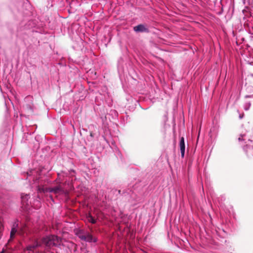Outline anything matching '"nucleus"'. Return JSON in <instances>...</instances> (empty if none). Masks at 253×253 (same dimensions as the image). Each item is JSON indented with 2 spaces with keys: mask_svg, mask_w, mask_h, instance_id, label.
Instances as JSON below:
<instances>
[{
  "mask_svg": "<svg viewBox=\"0 0 253 253\" xmlns=\"http://www.w3.org/2000/svg\"><path fill=\"white\" fill-rule=\"evenodd\" d=\"M91 232L88 231H80L78 234L79 238L85 242H96L97 238L93 236L91 232H93L92 229L90 228Z\"/></svg>",
  "mask_w": 253,
  "mask_h": 253,
  "instance_id": "obj_1",
  "label": "nucleus"
},
{
  "mask_svg": "<svg viewBox=\"0 0 253 253\" xmlns=\"http://www.w3.org/2000/svg\"><path fill=\"white\" fill-rule=\"evenodd\" d=\"M58 242V238L56 236H50L42 239V243L48 247L56 246Z\"/></svg>",
  "mask_w": 253,
  "mask_h": 253,
  "instance_id": "obj_2",
  "label": "nucleus"
},
{
  "mask_svg": "<svg viewBox=\"0 0 253 253\" xmlns=\"http://www.w3.org/2000/svg\"><path fill=\"white\" fill-rule=\"evenodd\" d=\"M48 193H53L56 196L64 194V190L60 186H56L53 187H48L47 190Z\"/></svg>",
  "mask_w": 253,
  "mask_h": 253,
  "instance_id": "obj_3",
  "label": "nucleus"
},
{
  "mask_svg": "<svg viewBox=\"0 0 253 253\" xmlns=\"http://www.w3.org/2000/svg\"><path fill=\"white\" fill-rule=\"evenodd\" d=\"M133 30L136 32H148L149 30L143 24H139L133 27Z\"/></svg>",
  "mask_w": 253,
  "mask_h": 253,
  "instance_id": "obj_4",
  "label": "nucleus"
},
{
  "mask_svg": "<svg viewBox=\"0 0 253 253\" xmlns=\"http://www.w3.org/2000/svg\"><path fill=\"white\" fill-rule=\"evenodd\" d=\"M179 147L181 155V157L184 158L185 154V145L184 142V138L183 137H181L179 142Z\"/></svg>",
  "mask_w": 253,
  "mask_h": 253,
  "instance_id": "obj_5",
  "label": "nucleus"
},
{
  "mask_svg": "<svg viewBox=\"0 0 253 253\" xmlns=\"http://www.w3.org/2000/svg\"><path fill=\"white\" fill-rule=\"evenodd\" d=\"M58 186H60L64 190V195L67 196L69 193V189L66 187V186H70V183L69 182H65L64 183L59 182Z\"/></svg>",
  "mask_w": 253,
  "mask_h": 253,
  "instance_id": "obj_6",
  "label": "nucleus"
},
{
  "mask_svg": "<svg viewBox=\"0 0 253 253\" xmlns=\"http://www.w3.org/2000/svg\"><path fill=\"white\" fill-rule=\"evenodd\" d=\"M18 226V224L15 223L12 227L11 232H10V239L8 241V242H10L11 240H12L13 238L14 237L15 234L16 232H17L16 227Z\"/></svg>",
  "mask_w": 253,
  "mask_h": 253,
  "instance_id": "obj_7",
  "label": "nucleus"
},
{
  "mask_svg": "<svg viewBox=\"0 0 253 253\" xmlns=\"http://www.w3.org/2000/svg\"><path fill=\"white\" fill-rule=\"evenodd\" d=\"M29 198V195L28 194H22L21 195V202L23 206L28 205V199Z\"/></svg>",
  "mask_w": 253,
  "mask_h": 253,
  "instance_id": "obj_8",
  "label": "nucleus"
},
{
  "mask_svg": "<svg viewBox=\"0 0 253 253\" xmlns=\"http://www.w3.org/2000/svg\"><path fill=\"white\" fill-rule=\"evenodd\" d=\"M86 220L88 222L91 223L92 224H95L96 222V219H95L90 214H89L86 216Z\"/></svg>",
  "mask_w": 253,
  "mask_h": 253,
  "instance_id": "obj_9",
  "label": "nucleus"
},
{
  "mask_svg": "<svg viewBox=\"0 0 253 253\" xmlns=\"http://www.w3.org/2000/svg\"><path fill=\"white\" fill-rule=\"evenodd\" d=\"M48 188H44L43 187L38 186L37 190L39 193H47L48 191L47 190Z\"/></svg>",
  "mask_w": 253,
  "mask_h": 253,
  "instance_id": "obj_10",
  "label": "nucleus"
},
{
  "mask_svg": "<svg viewBox=\"0 0 253 253\" xmlns=\"http://www.w3.org/2000/svg\"><path fill=\"white\" fill-rule=\"evenodd\" d=\"M34 249L35 248L33 245H30L27 247V250L29 251L33 252Z\"/></svg>",
  "mask_w": 253,
  "mask_h": 253,
  "instance_id": "obj_11",
  "label": "nucleus"
},
{
  "mask_svg": "<svg viewBox=\"0 0 253 253\" xmlns=\"http://www.w3.org/2000/svg\"><path fill=\"white\" fill-rule=\"evenodd\" d=\"M33 246L34 247V248L36 249L39 247L40 245L38 242H36L34 245H33Z\"/></svg>",
  "mask_w": 253,
  "mask_h": 253,
  "instance_id": "obj_12",
  "label": "nucleus"
},
{
  "mask_svg": "<svg viewBox=\"0 0 253 253\" xmlns=\"http://www.w3.org/2000/svg\"><path fill=\"white\" fill-rule=\"evenodd\" d=\"M90 136H93L92 132H91V133H90Z\"/></svg>",
  "mask_w": 253,
  "mask_h": 253,
  "instance_id": "obj_13",
  "label": "nucleus"
},
{
  "mask_svg": "<svg viewBox=\"0 0 253 253\" xmlns=\"http://www.w3.org/2000/svg\"><path fill=\"white\" fill-rule=\"evenodd\" d=\"M118 192H119V194H120V193H121V190H119L118 191Z\"/></svg>",
  "mask_w": 253,
  "mask_h": 253,
  "instance_id": "obj_14",
  "label": "nucleus"
},
{
  "mask_svg": "<svg viewBox=\"0 0 253 253\" xmlns=\"http://www.w3.org/2000/svg\"><path fill=\"white\" fill-rule=\"evenodd\" d=\"M0 253H4V251H1V252H0Z\"/></svg>",
  "mask_w": 253,
  "mask_h": 253,
  "instance_id": "obj_15",
  "label": "nucleus"
}]
</instances>
